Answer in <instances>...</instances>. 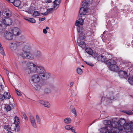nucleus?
<instances>
[{"label":"nucleus","mask_w":133,"mask_h":133,"mask_svg":"<svg viewBox=\"0 0 133 133\" xmlns=\"http://www.w3.org/2000/svg\"><path fill=\"white\" fill-rule=\"evenodd\" d=\"M85 62L86 64L89 66H92L94 65L92 63L90 62H87L86 61H85Z\"/></svg>","instance_id":"obj_51"},{"label":"nucleus","mask_w":133,"mask_h":133,"mask_svg":"<svg viewBox=\"0 0 133 133\" xmlns=\"http://www.w3.org/2000/svg\"><path fill=\"white\" fill-rule=\"evenodd\" d=\"M9 17L5 18L4 19H2V23L3 24L6 25H10L12 24V21Z\"/></svg>","instance_id":"obj_8"},{"label":"nucleus","mask_w":133,"mask_h":133,"mask_svg":"<svg viewBox=\"0 0 133 133\" xmlns=\"http://www.w3.org/2000/svg\"><path fill=\"white\" fill-rule=\"evenodd\" d=\"M70 108L71 112L74 114L76 116L77 114L76 112V111L74 106L73 105H71L70 106Z\"/></svg>","instance_id":"obj_25"},{"label":"nucleus","mask_w":133,"mask_h":133,"mask_svg":"<svg viewBox=\"0 0 133 133\" xmlns=\"http://www.w3.org/2000/svg\"><path fill=\"white\" fill-rule=\"evenodd\" d=\"M36 56L37 57H40L41 55V52L39 51H37L35 54Z\"/></svg>","instance_id":"obj_43"},{"label":"nucleus","mask_w":133,"mask_h":133,"mask_svg":"<svg viewBox=\"0 0 133 133\" xmlns=\"http://www.w3.org/2000/svg\"><path fill=\"white\" fill-rule=\"evenodd\" d=\"M114 92L112 91L110 92L108 95L106 96L105 97H102L101 99L102 101L105 100L106 101H108L109 103L110 102V101L113 99L114 98L113 96Z\"/></svg>","instance_id":"obj_6"},{"label":"nucleus","mask_w":133,"mask_h":133,"mask_svg":"<svg viewBox=\"0 0 133 133\" xmlns=\"http://www.w3.org/2000/svg\"><path fill=\"white\" fill-rule=\"evenodd\" d=\"M109 67L110 70L113 71H115L119 68L118 66L116 64H112L110 65Z\"/></svg>","instance_id":"obj_17"},{"label":"nucleus","mask_w":133,"mask_h":133,"mask_svg":"<svg viewBox=\"0 0 133 133\" xmlns=\"http://www.w3.org/2000/svg\"><path fill=\"white\" fill-rule=\"evenodd\" d=\"M23 116L25 120H28V119L27 116H26L25 114L24 113H23Z\"/></svg>","instance_id":"obj_52"},{"label":"nucleus","mask_w":133,"mask_h":133,"mask_svg":"<svg viewBox=\"0 0 133 133\" xmlns=\"http://www.w3.org/2000/svg\"><path fill=\"white\" fill-rule=\"evenodd\" d=\"M51 92V90L49 88H46L44 89V94H48Z\"/></svg>","instance_id":"obj_30"},{"label":"nucleus","mask_w":133,"mask_h":133,"mask_svg":"<svg viewBox=\"0 0 133 133\" xmlns=\"http://www.w3.org/2000/svg\"><path fill=\"white\" fill-rule=\"evenodd\" d=\"M3 15L5 18H8L11 16V12L9 10L7 9H4L2 12Z\"/></svg>","instance_id":"obj_9"},{"label":"nucleus","mask_w":133,"mask_h":133,"mask_svg":"<svg viewBox=\"0 0 133 133\" xmlns=\"http://www.w3.org/2000/svg\"><path fill=\"white\" fill-rule=\"evenodd\" d=\"M45 19V17L39 18V21L40 22H41L44 20Z\"/></svg>","instance_id":"obj_57"},{"label":"nucleus","mask_w":133,"mask_h":133,"mask_svg":"<svg viewBox=\"0 0 133 133\" xmlns=\"http://www.w3.org/2000/svg\"><path fill=\"white\" fill-rule=\"evenodd\" d=\"M4 36L6 39L11 40L13 39V35L10 32L6 31L4 32Z\"/></svg>","instance_id":"obj_10"},{"label":"nucleus","mask_w":133,"mask_h":133,"mask_svg":"<svg viewBox=\"0 0 133 133\" xmlns=\"http://www.w3.org/2000/svg\"><path fill=\"white\" fill-rule=\"evenodd\" d=\"M40 14V13L38 11H35L33 13L32 16L34 17L38 16Z\"/></svg>","instance_id":"obj_34"},{"label":"nucleus","mask_w":133,"mask_h":133,"mask_svg":"<svg viewBox=\"0 0 133 133\" xmlns=\"http://www.w3.org/2000/svg\"><path fill=\"white\" fill-rule=\"evenodd\" d=\"M41 78L39 74H35L31 77L30 80L34 83H38L40 82Z\"/></svg>","instance_id":"obj_5"},{"label":"nucleus","mask_w":133,"mask_h":133,"mask_svg":"<svg viewBox=\"0 0 133 133\" xmlns=\"http://www.w3.org/2000/svg\"><path fill=\"white\" fill-rule=\"evenodd\" d=\"M89 1H87V0H84L83 1L82 4V7H85L86 8H87V6L88 5V4H89Z\"/></svg>","instance_id":"obj_22"},{"label":"nucleus","mask_w":133,"mask_h":133,"mask_svg":"<svg viewBox=\"0 0 133 133\" xmlns=\"http://www.w3.org/2000/svg\"><path fill=\"white\" fill-rule=\"evenodd\" d=\"M77 31L79 34L83 33L84 30V28L82 26L80 27L78 26L77 28Z\"/></svg>","instance_id":"obj_28"},{"label":"nucleus","mask_w":133,"mask_h":133,"mask_svg":"<svg viewBox=\"0 0 133 133\" xmlns=\"http://www.w3.org/2000/svg\"><path fill=\"white\" fill-rule=\"evenodd\" d=\"M29 22L32 23H35L36 22V20L33 18H30Z\"/></svg>","instance_id":"obj_45"},{"label":"nucleus","mask_w":133,"mask_h":133,"mask_svg":"<svg viewBox=\"0 0 133 133\" xmlns=\"http://www.w3.org/2000/svg\"><path fill=\"white\" fill-rule=\"evenodd\" d=\"M103 123L106 126H109L110 127L109 128L111 129L112 127L111 125H112V122L111 123V121L110 120H104L103 121Z\"/></svg>","instance_id":"obj_19"},{"label":"nucleus","mask_w":133,"mask_h":133,"mask_svg":"<svg viewBox=\"0 0 133 133\" xmlns=\"http://www.w3.org/2000/svg\"><path fill=\"white\" fill-rule=\"evenodd\" d=\"M30 18H28H28H25V19L28 21V22H29V20H30Z\"/></svg>","instance_id":"obj_64"},{"label":"nucleus","mask_w":133,"mask_h":133,"mask_svg":"<svg viewBox=\"0 0 133 133\" xmlns=\"http://www.w3.org/2000/svg\"><path fill=\"white\" fill-rule=\"evenodd\" d=\"M14 123L15 125H19L20 122L19 118L15 116L14 118Z\"/></svg>","instance_id":"obj_26"},{"label":"nucleus","mask_w":133,"mask_h":133,"mask_svg":"<svg viewBox=\"0 0 133 133\" xmlns=\"http://www.w3.org/2000/svg\"><path fill=\"white\" fill-rule=\"evenodd\" d=\"M77 42L78 44V45L81 47L82 48L84 49L86 47V44L84 41L78 39Z\"/></svg>","instance_id":"obj_15"},{"label":"nucleus","mask_w":133,"mask_h":133,"mask_svg":"<svg viewBox=\"0 0 133 133\" xmlns=\"http://www.w3.org/2000/svg\"><path fill=\"white\" fill-rule=\"evenodd\" d=\"M118 75L121 78H126L128 77L127 72L122 70H120L119 71Z\"/></svg>","instance_id":"obj_11"},{"label":"nucleus","mask_w":133,"mask_h":133,"mask_svg":"<svg viewBox=\"0 0 133 133\" xmlns=\"http://www.w3.org/2000/svg\"><path fill=\"white\" fill-rule=\"evenodd\" d=\"M14 104H10L8 105H5V108L6 109V111L8 112L10 111L12 109L14 108Z\"/></svg>","instance_id":"obj_18"},{"label":"nucleus","mask_w":133,"mask_h":133,"mask_svg":"<svg viewBox=\"0 0 133 133\" xmlns=\"http://www.w3.org/2000/svg\"><path fill=\"white\" fill-rule=\"evenodd\" d=\"M43 32L44 34H46L47 33V31L46 30V29H44L43 30Z\"/></svg>","instance_id":"obj_59"},{"label":"nucleus","mask_w":133,"mask_h":133,"mask_svg":"<svg viewBox=\"0 0 133 133\" xmlns=\"http://www.w3.org/2000/svg\"><path fill=\"white\" fill-rule=\"evenodd\" d=\"M106 57H104L102 55H99L97 57V59L98 61H100L103 62L106 61Z\"/></svg>","instance_id":"obj_21"},{"label":"nucleus","mask_w":133,"mask_h":133,"mask_svg":"<svg viewBox=\"0 0 133 133\" xmlns=\"http://www.w3.org/2000/svg\"><path fill=\"white\" fill-rule=\"evenodd\" d=\"M43 105H44L45 107L48 108H49L50 106V103L46 101L45 102L44 104Z\"/></svg>","instance_id":"obj_37"},{"label":"nucleus","mask_w":133,"mask_h":133,"mask_svg":"<svg viewBox=\"0 0 133 133\" xmlns=\"http://www.w3.org/2000/svg\"><path fill=\"white\" fill-rule=\"evenodd\" d=\"M53 3L54 5H53V8L54 10H56L58 8L59 5L55 3Z\"/></svg>","instance_id":"obj_38"},{"label":"nucleus","mask_w":133,"mask_h":133,"mask_svg":"<svg viewBox=\"0 0 133 133\" xmlns=\"http://www.w3.org/2000/svg\"><path fill=\"white\" fill-rule=\"evenodd\" d=\"M19 43V42L11 43L10 45V49L12 50H16L17 48V44Z\"/></svg>","instance_id":"obj_16"},{"label":"nucleus","mask_w":133,"mask_h":133,"mask_svg":"<svg viewBox=\"0 0 133 133\" xmlns=\"http://www.w3.org/2000/svg\"><path fill=\"white\" fill-rule=\"evenodd\" d=\"M126 113L128 115L131 114H132V112L131 110H129L127 111Z\"/></svg>","instance_id":"obj_56"},{"label":"nucleus","mask_w":133,"mask_h":133,"mask_svg":"<svg viewBox=\"0 0 133 133\" xmlns=\"http://www.w3.org/2000/svg\"><path fill=\"white\" fill-rule=\"evenodd\" d=\"M4 128L6 131H9L11 129V127L8 125H4Z\"/></svg>","instance_id":"obj_36"},{"label":"nucleus","mask_w":133,"mask_h":133,"mask_svg":"<svg viewBox=\"0 0 133 133\" xmlns=\"http://www.w3.org/2000/svg\"><path fill=\"white\" fill-rule=\"evenodd\" d=\"M61 0H55L53 3H55L59 5V4L61 3Z\"/></svg>","instance_id":"obj_47"},{"label":"nucleus","mask_w":133,"mask_h":133,"mask_svg":"<svg viewBox=\"0 0 133 133\" xmlns=\"http://www.w3.org/2000/svg\"><path fill=\"white\" fill-rule=\"evenodd\" d=\"M85 35L82 33L80 34L79 35V40H83L84 39Z\"/></svg>","instance_id":"obj_35"},{"label":"nucleus","mask_w":133,"mask_h":133,"mask_svg":"<svg viewBox=\"0 0 133 133\" xmlns=\"http://www.w3.org/2000/svg\"><path fill=\"white\" fill-rule=\"evenodd\" d=\"M98 56V54L97 53H93L92 56L94 57V58H95L97 57Z\"/></svg>","instance_id":"obj_54"},{"label":"nucleus","mask_w":133,"mask_h":133,"mask_svg":"<svg viewBox=\"0 0 133 133\" xmlns=\"http://www.w3.org/2000/svg\"><path fill=\"white\" fill-rule=\"evenodd\" d=\"M3 88L2 84L0 83V92H1L3 90Z\"/></svg>","instance_id":"obj_55"},{"label":"nucleus","mask_w":133,"mask_h":133,"mask_svg":"<svg viewBox=\"0 0 133 133\" xmlns=\"http://www.w3.org/2000/svg\"><path fill=\"white\" fill-rule=\"evenodd\" d=\"M88 9L84 7H81L79 10V14L81 15H85L87 12Z\"/></svg>","instance_id":"obj_13"},{"label":"nucleus","mask_w":133,"mask_h":133,"mask_svg":"<svg viewBox=\"0 0 133 133\" xmlns=\"http://www.w3.org/2000/svg\"><path fill=\"white\" fill-rule=\"evenodd\" d=\"M8 2L13 3L14 2L15 0H6Z\"/></svg>","instance_id":"obj_60"},{"label":"nucleus","mask_w":133,"mask_h":133,"mask_svg":"<svg viewBox=\"0 0 133 133\" xmlns=\"http://www.w3.org/2000/svg\"><path fill=\"white\" fill-rule=\"evenodd\" d=\"M64 121L66 124H69L71 122V119L70 118L67 117L64 119Z\"/></svg>","instance_id":"obj_32"},{"label":"nucleus","mask_w":133,"mask_h":133,"mask_svg":"<svg viewBox=\"0 0 133 133\" xmlns=\"http://www.w3.org/2000/svg\"><path fill=\"white\" fill-rule=\"evenodd\" d=\"M104 62H105V63L106 64H108L110 65L111 64V63L110 60H107L106 59V61Z\"/></svg>","instance_id":"obj_48"},{"label":"nucleus","mask_w":133,"mask_h":133,"mask_svg":"<svg viewBox=\"0 0 133 133\" xmlns=\"http://www.w3.org/2000/svg\"><path fill=\"white\" fill-rule=\"evenodd\" d=\"M42 88L41 86L39 84H37L35 85L34 89L36 90L39 91Z\"/></svg>","instance_id":"obj_33"},{"label":"nucleus","mask_w":133,"mask_h":133,"mask_svg":"<svg viewBox=\"0 0 133 133\" xmlns=\"http://www.w3.org/2000/svg\"><path fill=\"white\" fill-rule=\"evenodd\" d=\"M48 12H47V11L46 12H45L44 13H41V14L43 15H48Z\"/></svg>","instance_id":"obj_61"},{"label":"nucleus","mask_w":133,"mask_h":133,"mask_svg":"<svg viewBox=\"0 0 133 133\" xmlns=\"http://www.w3.org/2000/svg\"><path fill=\"white\" fill-rule=\"evenodd\" d=\"M5 93L6 94V96L5 97V98L6 99H9L11 97V95L10 93L8 92H5L4 93V94H5Z\"/></svg>","instance_id":"obj_42"},{"label":"nucleus","mask_w":133,"mask_h":133,"mask_svg":"<svg viewBox=\"0 0 133 133\" xmlns=\"http://www.w3.org/2000/svg\"><path fill=\"white\" fill-rule=\"evenodd\" d=\"M15 91L16 92V93L17 95L19 96H22V95L21 93L17 90L16 89H15Z\"/></svg>","instance_id":"obj_49"},{"label":"nucleus","mask_w":133,"mask_h":133,"mask_svg":"<svg viewBox=\"0 0 133 133\" xmlns=\"http://www.w3.org/2000/svg\"><path fill=\"white\" fill-rule=\"evenodd\" d=\"M128 82L129 83L132 85H133V78L129 77L128 78Z\"/></svg>","instance_id":"obj_39"},{"label":"nucleus","mask_w":133,"mask_h":133,"mask_svg":"<svg viewBox=\"0 0 133 133\" xmlns=\"http://www.w3.org/2000/svg\"><path fill=\"white\" fill-rule=\"evenodd\" d=\"M26 65L27 67L24 70L25 73L26 75L35 73L38 74L42 66L41 65H37L31 62H28Z\"/></svg>","instance_id":"obj_1"},{"label":"nucleus","mask_w":133,"mask_h":133,"mask_svg":"<svg viewBox=\"0 0 133 133\" xmlns=\"http://www.w3.org/2000/svg\"><path fill=\"white\" fill-rule=\"evenodd\" d=\"M12 31L13 34L15 36L18 35L21 33L20 29L16 27L12 29Z\"/></svg>","instance_id":"obj_14"},{"label":"nucleus","mask_w":133,"mask_h":133,"mask_svg":"<svg viewBox=\"0 0 133 133\" xmlns=\"http://www.w3.org/2000/svg\"><path fill=\"white\" fill-rule=\"evenodd\" d=\"M38 74H39L40 77L41 79L46 80L49 78L50 77V74L46 71L44 68L42 66Z\"/></svg>","instance_id":"obj_3"},{"label":"nucleus","mask_w":133,"mask_h":133,"mask_svg":"<svg viewBox=\"0 0 133 133\" xmlns=\"http://www.w3.org/2000/svg\"><path fill=\"white\" fill-rule=\"evenodd\" d=\"M74 84V82H70V87H72V86Z\"/></svg>","instance_id":"obj_62"},{"label":"nucleus","mask_w":133,"mask_h":133,"mask_svg":"<svg viewBox=\"0 0 133 133\" xmlns=\"http://www.w3.org/2000/svg\"><path fill=\"white\" fill-rule=\"evenodd\" d=\"M5 97H6L4 95L0 94V99L1 101H2L4 100L6 98Z\"/></svg>","instance_id":"obj_40"},{"label":"nucleus","mask_w":133,"mask_h":133,"mask_svg":"<svg viewBox=\"0 0 133 133\" xmlns=\"http://www.w3.org/2000/svg\"><path fill=\"white\" fill-rule=\"evenodd\" d=\"M117 122H113L111 126L112 127L110 129L109 126H105L101 128L100 130L101 133H119V130L116 127L118 125Z\"/></svg>","instance_id":"obj_2"},{"label":"nucleus","mask_w":133,"mask_h":133,"mask_svg":"<svg viewBox=\"0 0 133 133\" xmlns=\"http://www.w3.org/2000/svg\"><path fill=\"white\" fill-rule=\"evenodd\" d=\"M53 9H54L53 8L48 9L47 10V12H48V14L52 13L53 12Z\"/></svg>","instance_id":"obj_44"},{"label":"nucleus","mask_w":133,"mask_h":133,"mask_svg":"<svg viewBox=\"0 0 133 133\" xmlns=\"http://www.w3.org/2000/svg\"><path fill=\"white\" fill-rule=\"evenodd\" d=\"M36 118L37 122L39 123L40 124L41 121V119L39 116L37 115H36Z\"/></svg>","instance_id":"obj_41"},{"label":"nucleus","mask_w":133,"mask_h":133,"mask_svg":"<svg viewBox=\"0 0 133 133\" xmlns=\"http://www.w3.org/2000/svg\"><path fill=\"white\" fill-rule=\"evenodd\" d=\"M112 123L115 122H117L118 123V126L116 127L119 130H119L118 127H119V125L121 126L125 124L126 122L124 118H121L119 120L118 122V120L116 118L113 119L112 120Z\"/></svg>","instance_id":"obj_7"},{"label":"nucleus","mask_w":133,"mask_h":133,"mask_svg":"<svg viewBox=\"0 0 133 133\" xmlns=\"http://www.w3.org/2000/svg\"><path fill=\"white\" fill-rule=\"evenodd\" d=\"M111 64H116V62L113 59H110Z\"/></svg>","instance_id":"obj_53"},{"label":"nucleus","mask_w":133,"mask_h":133,"mask_svg":"<svg viewBox=\"0 0 133 133\" xmlns=\"http://www.w3.org/2000/svg\"><path fill=\"white\" fill-rule=\"evenodd\" d=\"M13 3L14 5L16 7L19 6L21 3V2L19 0H15Z\"/></svg>","instance_id":"obj_27"},{"label":"nucleus","mask_w":133,"mask_h":133,"mask_svg":"<svg viewBox=\"0 0 133 133\" xmlns=\"http://www.w3.org/2000/svg\"><path fill=\"white\" fill-rule=\"evenodd\" d=\"M20 130V128L19 125H15L13 130L16 132H18Z\"/></svg>","instance_id":"obj_31"},{"label":"nucleus","mask_w":133,"mask_h":133,"mask_svg":"<svg viewBox=\"0 0 133 133\" xmlns=\"http://www.w3.org/2000/svg\"><path fill=\"white\" fill-rule=\"evenodd\" d=\"M45 2L46 3H48L52 2V0H45Z\"/></svg>","instance_id":"obj_58"},{"label":"nucleus","mask_w":133,"mask_h":133,"mask_svg":"<svg viewBox=\"0 0 133 133\" xmlns=\"http://www.w3.org/2000/svg\"><path fill=\"white\" fill-rule=\"evenodd\" d=\"M30 47L28 44H27L24 46L22 49L23 51H28L30 49Z\"/></svg>","instance_id":"obj_29"},{"label":"nucleus","mask_w":133,"mask_h":133,"mask_svg":"<svg viewBox=\"0 0 133 133\" xmlns=\"http://www.w3.org/2000/svg\"><path fill=\"white\" fill-rule=\"evenodd\" d=\"M38 102L40 103V104H42V105H43L44 104L45 102L46 101H44L42 100H39L38 101Z\"/></svg>","instance_id":"obj_50"},{"label":"nucleus","mask_w":133,"mask_h":133,"mask_svg":"<svg viewBox=\"0 0 133 133\" xmlns=\"http://www.w3.org/2000/svg\"><path fill=\"white\" fill-rule=\"evenodd\" d=\"M130 129L132 131H133V124H132L130 125Z\"/></svg>","instance_id":"obj_63"},{"label":"nucleus","mask_w":133,"mask_h":133,"mask_svg":"<svg viewBox=\"0 0 133 133\" xmlns=\"http://www.w3.org/2000/svg\"><path fill=\"white\" fill-rule=\"evenodd\" d=\"M85 51L88 54L90 55H92L93 53L92 49L89 48H87L85 49Z\"/></svg>","instance_id":"obj_24"},{"label":"nucleus","mask_w":133,"mask_h":133,"mask_svg":"<svg viewBox=\"0 0 133 133\" xmlns=\"http://www.w3.org/2000/svg\"><path fill=\"white\" fill-rule=\"evenodd\" d=\"M83 20L82 18H79L78 20H77L76 21L75 23V25L76 26H78L79 24L81 25H83Z\"/></svg>","instance_id":"obj_20"},{"label":"nucleus","mask_w":133,"mask_h":133,"mask_svg":"<svg viewBox=\"0 0 133 133\" xmlns=\"http://www.w3.org/2000/svg\"><path fill=\"white\" fill-rule=\"evenodd\" d=\"M65 128L67 130H70L71 131L75 132V131L73 129V127L72 126L70 125H67L65 126Z\"/></svg>","instance_id":"obj_23"},{"label":"nucleus","mask_w":133,"mask_h":133,"mask_svg":"<svg viewBox=\"0 0 133 133\" xmlns=\"http://www.w3.org/2000/svg\"><path fill=\"white\" fill-rule=\"evenodd\" d=\"M19 55L23 58L26 59H32L34 57V55L29 51H23L22 54H19Z\"/></svg>","instance_id":"obj_4"},{"label":"nucleus","mask_w":133,"mask_h":133,"mask_svg":"<svg viewBox=\"0 0 133 133\" xmlns=\"http://www.w3.org/2000/svg\"><path fill=\"white\" fill-rule=\"evenodd\" d=\"M29 117H30V122L32 126L34 128H36L37 126L35 122V120L31 114H29Z\"/></svg>","instance_id":"obj_12"},{"label":"nucleus","mask_w":133,"mask_h":133,"mask_svg":"<svg viewBox=\"0 0 133 133\" xmlns=\"http://www.w3.org/2000/svg\"><path fill=\"white\" fill-rule=\"evenodd\" d=\"M77 71L78 73L79 74H82L83 72L82 69L80 68H78L77 69Z\"/></svg>","instance_id":"obj_46"}]
</instances>
